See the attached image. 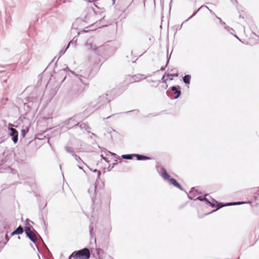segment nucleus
I'll list each match as a JSON object with an SVG mask.
<instances>
[{
    "label": "nucleus",
    "instance_id": "b1692460",
    "mask_svg": "<svg viewBox=\"0 0 259 259\" xmlns=\"http://www.w3.org/2000/svg\"><path fill=\"white\" fill-rule=\"evenodd\" d=\"M202 7V6H201V7H200L197 10H196V11H195L193 15L192 16H191L189 18H188L186 21H188V20L191 19L193 17H194L196 14L200 10V9Z\"/></svg>",
    "mask_w": 259,
    "mask_h": 259
},
{
    "label": "nucleus",
    "instance_id": "a19ab883",
    "mask_svg": "<svg viewBox=\"0 0 259 259\" xmlns=\"http://www.w3.org/2000/svg\"><path fill=\"white\" fill-rule=\"evenodd\" d=\"M65 78H66V76L64 77L63 78V79L61 80V82H62L63 81H64V80L65 79Z\"/></svg>",
    "mask_w": 259,
    "mask_h": 259
},
{
    "label": "nucleus",
    "instance_id": "6e6552de",
    "mask_svg": "<svg viewBox=\"0 0 259 259\" xmlns=\"http://www.w3.org/2000/svg\"><path fill=\"white\" fill-rule=\"evenodd\" d=\"M128 77L130 78V83H134L146 78V77L142 74L134 75L133 76H128Z\"/></svg>",
    "mask_w": 259,
    "mask_h": 259
},
{
    "label": "nucleus",
    "instance_id": "2f4dec72",
    "mask_svg": "<svg viewBox=\"0 0 259 259\" xmlns=\"http://www.w3.org/2000/svg\"><path fill=\"white\" fill-rule=\"evenodd\" d=\"M203 201H205L207 204L210 203V202L205 197H204Z\"/></svg>",
    "mask_w": 259,
    "mask_h": 259
},
{
    "label": "nucleus",
    "instance_id": "9d476101",
    "mask_svg": "<svg viewBox=\"0 0 259 259\" xmlns=\"http://www.w3.org/2000/svg\"><path fill=\"white\" fill-rule=\"evenodd\" d=\"M198 194V192L195 188H192L188 194V198L191 200H195L196 197Z\"/></svg>",
    "mask_w": 259,
    "mask_h": 259
},
{
    "label": "nucleus",
    "instance_id": "39448f33",
    "mask_svg": "<svg viewBox=\"0 0 259 259\" xmlns=\"http://www.w3.org/2000/svg\"><path fill=\"white\" fill-rule=\"evenodd\" d=\"M167 95L172 99H178L181 95L180 87L179 85L173 86L170 90L166 92Z\"/></svg>",
    "mask_w": 259,
    "mask_h": 259
},
{
    "label": "nucleus",
    "instance_id": "a878e982",
    "mask_svg": "<svg viewBox=\"0 0 259 259\" xmlns=\"http://www.w3.org/2000/svg\"><path fill=\"white\" fill-rule=\"evenodd\" d=\"M93 171L94 172H97V174H98L97 179H100V175H101L100 171H99L96 169H95L94 170H93Z\"/></svg>",
    "mask_w": 259,
    "mask_h": 259
},
{
    "label": "nucleus",
    "instance_id": "7c9ffc66",
    "mask_svg": "<svg viewBox=\"0 0 259 259\" xmlns=\"http://www.w3.org/2000/svg\"><path fill=\"white\" fill-rule=\"evenodd\" d=\"M204 197H203L202 196H198L197 197H196L195 200H199L201 201H203Z\"/></svg>",
    "mask_w": 259,
    "mask_h": 259
},
{
    "label": "nucleus",
    "instance_id": "7ed1b4c3",
    "mask_svg": "<svg viewBox=\"0 0 259 259\" xmlns=\"http://www.w3.org/2000/svg\"><path fill=\"white\" fill-rule=\"evenodd\" d=\"M91 256L90 250L85 248L77 251L73 252L69 256V259H89Z\"/></svg>",
    "mask_w": 259,
    "mask_h": 259
},
{
    "label": "nucleus",
    "instance_id": "c85d7f7f",
    "mask_svg": "<svg viewBox=\"0 0 259 259\" xmlns=\"http://www.w3.org/2000/svg\"><path fill=\"white\" fill-rule=\"evenodd\" d=\"M27 133V131H26L25 130H21V136L23 137H24L26 135V134Z\"/></svg>",
    "mask_w": 259,
    "mask_h": 259
},
{
    "label": "nucleus",
    "instance_id": "a211bd4d",
    "mask_svg": "<svg viewBox=\"0 0 259 259\" xmlns=\"http://www.w3.org/2000/svg\"><path fill=\"white\" fill-rule=\"evenodd\" d=\"M71 43H73L72 42V40L70 41L69 44H68L67 46L64 49H62L61 50L60 52H59V58L62 56L65 53V52L66 51V50L68 49V48H69L70 45Z\"/></svg>",
    "mask_w": 259,
    "mask_h": 259
},
{
    "label": "nucleus",
    "instance_id": "e433bc0d",
    "mask_svg": "<svg viewBox=\"0 0 259 259\" xmlns=\"http://www.w3.org/2000/svg\"><path fill=\"white\" fill-rule=\"evenodd\" d=\"M78 167L80 169H82L84 172H85V171L82 169V168L78 164Z\"/></svg>",
    "mask_w": 259,
    "mask_h": 259
},
{
    "label": "nucleus",
    "instance_id": "473e14b6",
    "mask_svg": "<svg viewBox=\"0 0 259 259\" xmlns=\"http://www.w3.org/2000/svg\"><path fill=\"white\" fill-rule=\"evenodd\" d=\"M101 158L104 159V160H105L106 161H107V158L103 155V154H101Z\"/></svg>",
    "mask_w": 259,
    "mask_h": 259
},
{
    "label": "nucleus",
    "instance_id": "f8f14e48",
    "mask_svg": "<svg viewBox=\"0 0 259 259\" xmlns=\"http://www.w3.org/2000/svg\"><path fill=\"white\" fill-rule=\"evenodd\" d=\"M245 203V202H233V203H226L224 205H223L222 206H220L218 207L216 209H215L214 210H212L211 212H208V213H206V215H207V214H208L209 213L217 211V210H218L219 208H220L224 206H229V205H239V204H243V203Z\"/></svg>",
    "mask_w": 259,
    "mask_h": 259
},
{
    "label": "nucleus",
    "instance_id": "de8ad7c7",
    "mask_svg": "<svg viewBox=\"0 0 259 259\" xmlns=\"http://www.w3.org/2000/svg\"><path fill=\"white\" fill-rule=\"evenodd\" d=\"M164 75L163 76V77H162V79H164Z\"/></svg>",
    "mask_w": 259,
    "mask_h": 259
},
{
    "label": "nucleus",
    "instance_id": "8fccbe9b",
    "mask_svg": "<svg viewBox=\"0 0 259 259\" xmlns=\"http://www.w3.org/2000/svg\"><path fill=\"white\" fill-rule=\"evenodd\" d=\"M110 154H113V153H112V152H110Z\"/></svg>",
    "mask_w": 259,
    "mask_h": 259
},
{
    "label": "nucleus",
    "instance_id": "20e7f679",
    "mask_svg": "<svg viewBox=\"0 0 259 259\" xmlns=\"http://www.w3.org/2000/svg\"><path fill=\"white\" fill-rule=\"evenodd\" d=\"M162 171L161 174V176L163 178V179L165 181H168L170 184H172L174 186L179 188L182 191H183L184 189L182 187V186L180 185V184L174 178H170V177L166 170L163 167L162 168Z\"/></svg>",
    "mask_w": 259,
    "mask_h": 259
},
{
    "label": "nucleus",
    "instance_id": "c9c22d12",
    "mask_svg": "<svg viewBox=\"0 0 259 259\" xmlns=\"http://www.w3.org/2000/svg\"><path fill=\"white\" fill-rule=\"evenodd\" d=\"M90 133H91V137H90V138H93V136H96V135H95L94 133H91V132H90Z\"/></svg>",
    "mask_w": 259,
    "mask_h": 259
},
{
    "label": "nucleus",
    "instance_id": "f257e3e1",
    "mask_svg": "<svg viewBox=\"0 0 259 259\" xmlns=\"http://www.w3.org/2000/svg\"><path fill=\"white\" fill-rule=\"evenodd\" d=\"M89 78L90 74L89 73L77 75L76 79L68 91V95L72 97H76L81 94L87 87V80Z\"/></svg>",
    "mask_w": 259,
    "mask_h": 259
},
{
    "label": "nucleus",
    "instance_id": "423d86ee",
    "mask_svg": "<svg viewBox=\"0 0 259 259\" xmlns=\"http://www.w3.org/2000/svg\"><path fill=\"white\" fill-rule=\"evenodd\" d=\"M25 233L28 238L33 243H36L37 241V237L33 232L28 227H25Z\"/></svg>",
    "mask_w": 259,
    "mask_h": 259
},
{
    "label": "nucleus",
    "instance_id": "58836bf2",
    "mask_svg": "<svg viewBox=\"0 0 259 259\" xmlns=\"http://www.w3.org/2000/svg\"><path fill=\"white\" fill-rule=\"evenodd\" d=\"M4 242H0V246L2 247H3L4 246H3V243Z\"/></svg>",
    "mask_w": 259,
    "mask_h": 259
},
{
    "label": "nucleus",
    "instance_id": "1a4fd4ad",
    "mask_svg": "<svg viewBox=\"0 0 259 259\" xmlns=\"http://www.w3.org/2000/svg\"><path fill=\"white\" fill-rule=\"evenodd\" d=\"M9 130L11 131L9 135L12 137V140L13 142L16 144L18 140V132L15 128L13 127H10Z\"/></svg>",
    "mask_w": 259,
    "mask_h": 259
},
{
    "label": "nucleus",
    "instance_id": "9b49d317",
    "mask_svg": "<svg viewBox=\"0 0 259 259\" xmlns=\"http://www.w3.org/2000/svg\"><path fill=\"white\" fill-rule=\"evenodd\" d=\"M90 49L95 53L98 54H100V52H102L104 49L103 46H100L97 47L96 45H92Z\"/></svg>",
    "mask_w": 259,
    "mask_h": 259
},
{
    "label": "nucleus",
    "instance_id": "aec40b11",
    "mask_svg": "<svg viewBox=\"0 0 259 259\" xmlns=\"http://www.w3.org/2000/svg\"><path fill=\"white\" fill-rule=\"evenodd\" d=\"M65 149L66 151L67 152L70 153H72V154H74V153L73 149V148L72 147H68V146H66L65 147Z\"/></svg>",
    "mask_w": 259,
    "mask_h": 259
},
{
    "label": "nucleus",
    "instance_id": "4be33fe9",
    "mask_svg": "<svg viewBox=\"0 0 259 259\" xmlns=\"http://www.w3.org/2000/svg\"><path fill=\"white\" fill-rule=\"evenodd\" d=\"M96 186L93 185L88 189V192L90 193L91 192L94 191L96 192Z\"/></svg>",
    "mask_w": 259,
    "mask_h": 259
},
{
    "label": "nucleus",
    "instance_id": "49530a36",
    "mask_svg": "<svg viewBox=\"0 0 259 259\" xmlns=\"http://www.w3.org/2000/svg\"><path fill=\"white\" fill-rule=\"evenodd\" d=\"M115 1H116V0H112V1H113V3H115Z\"/></svg>",
    "mask_w": 259,
    "mask_h": 259
},
{
    "label": "nucleus",
    "instance_id": "79ce46f5",
    "mask_svg": "<svg viewBox=\"0 0 259 259\" xmlns=\"http://www.w3.org/2000/svg\"><path fill=\"white\" fill-rule=\"evenodd\" d=\"M132 1H133V0H130V4H129V5H128L127 6V7H128L130 6V5L132 3Z\"/></svg>",
    "mask_w": 259,
    "mask_h": 259
},
{
    "label": "nucleus",
    "instance_id": "cd10ccee",
    "mask_svg": "<svg viewBox=\"0 0 259 259\" xmlns=\"http://www.w3.org/2000/svg\"><path fill=\"white\" fill-rule=\"evenodd\" d=\"M224 28L225 29H226L227 31H228L231 33H232L231 31L233 30V29L232 28H230L228 26H227L226 25L225 26H224Z\"/></svg>",
    "mask_w": 259,
    "mask_h": 259
},
{
    "label": "nucleus",
    "instance_id": "6ab92c4d",
    "mask_svg": "<svg viewBox=\"0 0 259 259\" xmlns=\"http://www.w3.org/2000/svg\"><path fill=\"white\" fill-rule=\"evenodd\" d=\"M209 11L212 13L214 15H215V16L217 17V19H218L219 20V21H220V23L222 25H223L224 26H225L226 24L225 23V22H223V20H222V19L219 17H218L217 16L215 15V14L212 12V11L210 10H209Z\"/></svg>",
    "mask_w": 259,
    "mask_h": 259
},
{
    "label": "nucleus",
    "instance_id": "f704fd0d",
    "mask_svg": "<svg viewBox=\"0 0 259 259\" xmlns=\"http://www.w3.org/2000/svg\"><path fill=\"white\" fill-rule=\"evenodd\" d=\"M114 115V114H112V115H110V116H108V117H106V118H103V120H105V119L109 118H110L111 116H113Z\"/></svg>",
    "mask_w": 259,
    "mask_h": 259
},
{
    "label": "nucleus",
    "instance_id": "412c9836",
    "mask_svg": "<svg viewBox=\"0 0 259 259\" xmlns=\"http://www.w3.org/2000/svg\"><path fill=\"white\" fill-rule=\"evenodd\" d=\"M165 74L168 76V77H171L169 79L170 80H172V77H177L178 76V73H173V74H170V73H165Z\"/></svg>",
    "mask_w": 259,
    "mask_h": 259
},
{
    "label": "nucleus",
    "instance_id": "bb28decb",
    "mask_svg": "<svg viewBox=\"0 0 259 259\" xmlns=\"http://www.w3.org/2000/svg\"><path fill=\"white\" fill-rule=\"evenodd\" d=\"M89 230H90V233L91 234V236L92 237L93 235L95 236V234H93V227L92 225H90L89 227Z\"/></svg>",
    "mask_w": 259,
    "mask_h": 259
},
{
    "label": "nucleus",
    "instance_id": "393cba45",
    "mask_svg": "<svg viewBox=\"0 0 259 259\" xmlns=\"http://www.w3.org/2000/svg\"><path fill=\"white\" fill-rule=\"evenodd\" d=\"M213 200L214 201V202H211L209 204V205L211 206L212 207H214L217 206L216 204H218V201H215V200L213 199Z\"/></svg>",
    "mask_w": 259,
    "mask_h": 259
},
{
    "label": "nucleus",
    "instance_id": "f03ea898",
    "mask_svg": "<svg viewBox=\"0 0 259 259\" xmlns=\"http://www.w3.org/2000/svg\"><path fill=\"white\" fill-rule=\"evenodd\" d=\"M108 94H103L102 95L100 96L95 101L91 102L89 105V107L92 108V110L94 111L97 110L100 107L107 104L111 100L108 98Z\"/></svg>",
    "mask_w": 259,
    "mask_h": 259
},
{
    "label": "nucleus",
    "instance_id": "a18cd8bd",
    "mask_svg": "<svg viewBox=\"0 0 259 259\" xmlns=\"http://www.w3.org/2000/svg\"><path fill=\"white\" fill-rule=\"evenodd\" d=\"M182 26H183V23L181 24V27H180V29L182 27Z\"/></svg>",
    "mask_w": 259,
    "mask_h": 259
},
{
    "label": "nucleus",
    "instance_id": "0eeeda50",
    "mask_svg": "<svg viewBox=\"0 0 259 259\" xmlns=\"http://www.w3.org/2000/svg\"><path fill=\"white\" fill-rule=\"evenodd\" d=\"M73 126H77V127H79L81 130H84L88 133H90V130H91V127L88 124L85 122H74V125Z\"/></svg>",
    "mask_w": 259,
    "mask_h": 259
},
{
    "label": "nucleus",
    "instance_id": "c03bdc74",
    "mask_svg": "<svg viewBox=\"0 0 259 259\" xmlns=\"http://www.w3.org/2000/svg\"><path fill=\"white\" fill-rule=\"evenodd\" d=\"M234 36H235V37H236L237 38L239 39V38L237 37V36L236 35H234Z\"/></svg>",
    "mask_w": 259,
    "mask_h": 259
},
{
    "label": "nucleus",
    "instance_id": "4468645a",
    "mask_svg": "<svg viewBox=\"0 0 259 259\" xmlns=\"http://www.w3.org/2000/svg\"><path fill=\"white\" fill-rule=\"evenodd\" d=\"M135 157H136L138 160H145L151 159V158L150 157L141 154H135Z\"/></svg>",
    "mask_w": 259,
    "mask_h": 259
},
{
    "label": "nucleus",
    "instance_id": "ea45409f",
    "mask_svg": "<svg viewBox=\"0 0 259 259\" xmlns=\"http://www.w3.org/2000/svg\"><path fill=\"white\" fill-rule=\"evenodd\" d=\"M61 73L64 74L65 73V71L64 69L61 70L60 71Z\"/></svg>",
    "mask_w": 259,
    "mask_h": 259
},
{
    "label": "nucleus",
    "instance_id": "f3484780",
    "mask_svg": "<svg viewBox=\"0 0 259 259\" xmlns=\"http://www.w3.org/2000/svg\"><path fill=\"white\" fill-rule=\"evenodd\" d=\"M190 79L191 76L190 75H185L183 78V80L185 84H190Z\"/></svg>",
    "mask_w": 259,
    "mask_h": 259
},
{
    "label": "nucleus",
    "instance_id": "2eb2a0df",
    "mask_svg": "<svg viewBox=\"0 0 259 259\" xmlns=\"http://www.w3.org/2000/svg\"><path fill=\"white\" fill-rule=\"evenodd\" d=\"M74 122H78L75 119V117H73L70 118L68 121V124L70 125L69 128H76L77 126H73V125H74Z\"/></svg>",
    "mask_w": 259,
    "mask_h": 259
},
{
    "label": "nucleus",
    "instance_id": "4c0bfd02",
    "mask_svg": "<svg viewBox=\"0 0 259 259\" xmlns=\"http://www.w3.org/2000/svg\"><path fill=\"white\" fill-rule=\"evenodd\" d=\"M165 67H164V66H162V67H161V68H160V70H161V71H164V70H165Z\"/></svg>",
    "mask_w": 259,
    "mask_h": 259
},
{
    "label": "nucleus",
    "instance_id": "37998d69",
    "mask_svg": "<svg viewBox=\"0 0 259 259\" xmlns=\"http://www.w3.org/2000/svg\"><path fill=\"white\" fill-rule=\"evenodd\" d=\"M166 81H167V80H166V79H164L163 81V82H164L165 83H166Z\"/></svg>",
    "mask_w": 259,
    "mask_h": 259
},
{
    "label": "nucleus",
    "instance_id": "c756f323",
    "mask_svg": "<svg viewBox=\"0 0 259 259\" xmlns=\"http://www.w3.org/2000/svg\"><path fill=\"white\" fill-rule=\"evenodd\" d=\"M5 239L6 241L3 243V246H5L7 244V242L9 240V238L8 235H5Z\"/></svg>",
    "mask_w": 259,
    "mask_h": 259
},
{
    "label": "nucleus",
    "instance_id": "5701e85b",
    "mask_svg": "<svg viewBox=\"0 0 259 259\" xmlns=\"http://www.w3.org/2000/svg\"><path fill=\"white\" fill-rule=\"evenodd\" d=\"M73 156L74 157V158L76 159V160L80 163V161H81V158L77 156L76 154H72Z\"/></svg>",
    "mask_w": 259,
    "mask_h": 259
},
{
    "label": "nucleus",
    "instance_id": "72a5a7b5",
    "mask_svg": "<svg viewBox=\"0 0 259 259\" xmlns=\"http://www.w3.org/2000/svg\"><path fill=\"white\" fill-rule=\"evenodd\" d=\"M169 58H170V57H168L167 56V61H166V65H167L169 62Z\"/></svg>",
    "mask_w": 259,
    "mask_h": 259
},
{
    "label": "nucleus",
    "instance_id": "dca6fc26",
    "mask_svg": "<svg viewBox=\"0 0 259 259\" xmlns=\"http://www.w3.org/2000/svg\"><path fill=\"white\" fill-rule=\"evenodd\" d=\"M135 157V154H124L121 156L123 159L131 160Z\"/></svg>",
    "mask_w": 259,
    "mask_h": 259
},
{
    "label": "nucleus",
    "instance_id": "ddd939ff",
    "mask_svg": "<svg viewBox=\"0 0 259 259\" xmlns=\"http://www.w3.org/2000/svg\"><path fill=\"white\" fill-rule=\"evenodd\" d=\"M23 228L21 226H19L17 228V229L16 230H15L14 231H13L11 233V235L13 236V235H17V234H21L23 233Z\"/></svg>",
    "mask_w": 259,
    "mask_h": 259
},
{
    "label": "nucleus",
    "instance_id": "09e8293b",
    "mask_svg": "<svg viewBox=\"0 0 259 259\" xmlns=\"http://www.w3.org/2000/svg\"><path fill=\"white\" fill-rule=\"evenodd\" d=\"M110 154H113V153H112V152H110Z\"/></svg>",
    "mask_w": 259,
    "mask_h": 259
}]
</instances>
